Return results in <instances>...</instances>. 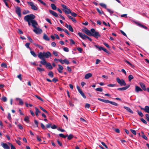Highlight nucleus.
<instances>
[{
	"label": "nucleus",
	"instance_id": "9d476101",
	"mask_svg": "<svg viewBox=\"0 0 149 149\" xmlns=\"http://www.w3.org/2000/svg\"><path fill=\"white\" fill-rule=\"evenodd\" d=\"M65 26L67 28H68L70 31L72 32H73L74 31L71 25H68L67 24H65Z\"/></svg>",
	"mask_w": 149,
	"mask_h": 149
},
{
	"label": "nucleus",
	"instance_id": "a18cd8bd",
	"mask_svg": "<svg viewBox=\"0 0 149 149\" xmlns=\"http://www.w3.org/2000/svg\"><path fill=\"white\" fill-rule=\"evenodd\" d=\"M29 13L30 12L28 10H25L22 12V13L23 14L25 15Z\"/></svg>",
	"mask_w": 149,
	"mask_h": 149
},
{
	"label": "nucleus",
	"instance_id": "ddd939ff",
	"mask_svg": "<svg viewBox=\"0 0 149 149\" xmlns=\"http://www.w3.org/2000/svg\"><path fill=\"white\" fill-rule=\"evenodd\" d=\"M40 59L42 60V61H40V63L41 64L44 65H46L47 64V63L44 58H42Z\"/></svg>",
	"mask_w": 149,
	"mask_h": 149
},
{
	"label": "nucleus",
	"instance_id": "f8f14e48",
	"mask_svg": "<svg viewBox=\"0 0 149 149\" xmlns=\"http://www.w3.org/2000/svg\"><path fill=\"white\" fill-rule=\"evenodd\" d=\"M1 146L3 148L5 149H9L10 147L8 146V145L6 143H1Z\"/></svg>",
	"mask_w": 149,
	"mask_h": 149
},
{
	"label": "nucleus",
	"instance_id": "052dcab7",
	"mask_svg": "<svg viewBox=\"0 0 149 149\" xmlns=\"http://www.w3.org/2000/svg\"><path fill=\"white\" fill-rule=\"evenodd\" d=\"M116 86L115 84H110L107 85V86L109 87H113Z\"/></svg>",
	"mask_w": 149,
	"mask_h": 149
},
{
	"label": "nucleus",
	"instance_id": "4be33fe9",
	"mask_svg": "<svg viewBox=\"0 0 149 149\" xmlns=\"http://www.w3.org/2000/svg\"><path fill=\"white\" fill-rule=\"evenodd\" d=\"M143 110L145 111L146 113H149V107L148 106H146L144 109H143Z\"/></svg>",
	"mask_w": 149,
	"mask_h": 149
},
{
	"label": "nucleus",
	"instance_id": "2f4dec72",
	"mask_svg": "<svg viewBox=\"0 0 149 149\" xmlns=\"http://www.w3.org/2000/svg\"><path fill=\"white\" fill-rule=\"evenodd\" d=\"M95 46L96 48L98 49L100 51H101L102 50L103 48L102 47L99 46L98 45H95Z\"/></svg>",
	"mask_w": 149,
	"mask_h": 149
},
{
	"label": "nucleus",
	"instance_id": "0eeeda50",
	"mask_svg": "<svg viewBox=\"0 0 149 149\" xmlns=\"http://www.w3.org/2000/svg\"><path fill=\"white\" fill-rule=\"evenodd\" d=\"M16 13L18 15L19 17H20L21 15V10L20 7H17L15 8Z\"/></svg>",
	"mask_w": 149,
	"mask_h": 149
},
{
	"label": "nucleus",
	"instance_id": "4d7b16f0",
	"mask_svg": "<svg viewBox=\"0 0 149 149\" xmlns=\"http://www.w3.org/2000/svg\"><path fill=\"white\" fill-rule=\"evenodd\" d=\"M146 120L149 122V114H146Z\"/></svg>",
	"mask_w": 149,
	"mask_h": 149
},
{
	"label": "nucleus",
	"instance_id": "7c9ffc66",
	"mask_svg": "<svg viewBox=\"0 0 149 149\" xmlns=\"http://www.w3.org/2000/svg\"><path fill=\"white\" fill-rule=\"evenodd\" d=\"M36 70H38L40 72H42V71H45L44 69L43 68H41L39 67H37Z\"/></svg>",
	"mask_w": 149,
	"mask_h": 149
},
{
	"label": "nucleus",
	"instance_id": "a19ab883",
	"mask_svg": "<svg viewBox=\"0 0 149 149\" xmlns=\"http://www.w3.org/2000/svg\"><path fill=\"white\" fill-rule=\"evenodd\" d=\"M96 91L99 92H102L103 91V89L101 87L98 88L96 89Z\"/></svg>",
	"mask_w": 149,
	"mask_h": 149
},
{
	"label": "nucleus",
	"instance_id": "09e8293b",
	"mask_svg": "<svg viewBox=\"0 0 149 149\" xmlns=\"http://www.w3.org/2000/svg\"><path fill=\"white\" fill-rule=\"evenodd\" d=\"M35 96L38 99L40 100L42 102L44 101V100H43V99L42 98H41L40 97L36 95Z\"/></svg>",
	"mask_w": 149,
	"mask_h": 149
},
{
	"label": "nucleus",
	"instance_id": "c03bdc74",
	"mask_svg": "<svg viewBox=\"0 0 149 149\" xmlns=\"http://www.w3.org/2000/svg\"><path fill=\"white\" fill-rule=\"evenodd\" d=\"M39 107L43 111L46 113H48V112L43 108L41 107Z\"/></svg>",
	"mask_w": 149,
	"mask_h": 149
},
{
	"label": "nucleus",
	"instance_id": "774afa93",
	"mask_svg": "<svg viewBox=\"0 0 149 149\" xmlns=\"http://www.w3.org/2000/svg\"><path fill=\"white\" fill-rule=\"evenodd\" d=\"M27 38L29 41H30L31 42H32L33 40H32V39L30 37H29V36H28Z\"/></svg>",
	"mask_w": 149,
	"mask_h": 149
},
{
	"label": "nucleus",
	"instance_id": "f704fd0d",
	"mask_svg": "<svg viewBox=\"0 0 149 149\" xmlns=\"http://www.w3.org/2000/svg\"><path fill=\"white\" fill-rule=\"evenodd\" d=\"M100 5L102 6V7L105 8H107V6L106 5L103 3H100Z\"/></svg>",
	"mask_w": 149,
	"mask_h": 149
},
{
	"label": "nucleus",
	"instance_id": "6ab92c4d",
	"mask_svg": "<svg viewBox=\"0 0 149 149\" xmlns=\"http://www.w3.org/2000/svg\"><path fill=\"white\" fill-rule=\"evenodd\" d=\"M135 91L136 92L138 93L139 91H142L143 90L139 86H136Z\"/></svg>",
	"mask_w": 149,
	"mask_h": 149
},
{
	"label": "nucleus",
	"instance_id": "7ed1b4c3",
	"mask_svg": "<svg viewBox=\"0 0 149 149\" xmlns=\"http://www.w3.org/2000/svg\"><path fill=\"white\" fill-rule=\"evenodd\" d=\"M26 22H28L29 25H31L30 23H31L32 26L34 28L38 25V24L36 21L33 20V19H24Z\"/></svg>",
	"mask_w": 149,
	"mask_h": 149
},
{
	"label": "nucleus",
	"instance_id": "c756f323",
	"mask_svg": "<svg viewBox=\"0 0 149 149\" xmlns=\"http://www.w3.org/2000/svg\"><path fill=\"white\" fill-rule=\"evenodd\" d=\"M66 136H67V137H68V139L69 140H71L73 137V135L71 134H70L69 135H67Z\"/></svg>",
	"mask_w": 149,
	"mask_h": 149
},
{
	"label": "nucleus",
	"instance_id": "4468645a",
	"mask_svg": "<svg viewBox=\"0 0 149 149\" xmlns=\"http://www.w3.org/2000/svg\"><path fill=\"white\" fill-rule=\"evenodd\" d=\"M58 66L59 68L57 69V70L58 72L60 73H61L62 72V70L63 69V67L61 65L58 64Z\"/></svg>",
	"mask_w": 149,
	"mask_h": 149
},
{
	"label": "nucleus",
	"instance_id": "6e6552de",
	"mask_svg": "<svg viewBox=\"0 0 149 149\" xmlns=\"http://www.w3.org/2000/svg\"><path fill=\"white\" fill-rule=\"evenodd\" d=\"M36 18L35 16L32 14L28 15L25 16L24 19H35Z\"/></svg>",
	"mask_w": 149,
	"mask_h": 149
},
{
	"label": "nucleus",
	"instance_id": "bb28decb",
	"mask_svg": "<svg viewBox=\"0 0 149 149\" xmlns=\"http://www.w3.org/2000/svg\"><path fill=\"white\" fill-rule=\"evenodd\" d=\"M96 10L100 14H102L104 13L103 11L101 9H100L98 8H96Z\"/></svg>",
	"mask_w": 149,
	"mask_h": 149
},
{
	"label": "nucleus",
	"instance_id": "393cba45",
	"mask_svg": "<svg viewBox=\"0 0 149 149\" xmlns=\"http://www.w3.org/2000/svg\"><path fill=\"white\" fill-rule=\"evenodd\" d=\"M35 109L36 110V112H35L36 115L37 116H38V113H40V111L38 109L37 107H35Z\"/></svg>",
	"mask_w": 149,
	"mask_h": 149
},
{
	"label": "nucleus",
	"instance_id": "338daca9",
	"mask_svg": "<svg viewBox=\"0 0 149 149\" xmlns=\"http://www.w3.org/2000/svg\"><path fill=\"white\" fill-rule=\"evenodd\" d=\"M102 144L106 148H108L107 146L106 145V144L103 142H101Z\"/></svg>",
	"mask_w": 149,
	"mask_h": 149
},
{
	"label": "nucleus",
	"instance_id": "2eb2a0df",
	"mask_svg": "<svg viewBox=\"0 0 149 149\" xmlns=\"http://www.w3.org/2000/svg\"><path fill=\"white\" fill-rule=\"evenodd\" d=\"M49 12L50 14H52L55 17H58V15L56 12L51 10H49Z\"/></svg>",
	"mask_w": 149,
	"mask_h": 149
},
{
	"label": "nucleus",
	"instance_id": "9b49d317",
	"mask_svg": "<svg viewBox=\"0 0 149 149\" xmlns=\"http://www.w3.org/2000/svg\"><path fill=\"white\" fill-rule=\"evenodd\" d=\"M58 61L60 62L61 63L63 64L64 63H65L66 64H69V62L68 60L66 59H65L63 60L61 59L58 60Z\"/></svg>",
	"mask_w": 149,
	"mask_h": 149
},
{
	"label": "nucleus",
	"instance_id": "c9c22d12",
	"mask_svg": "<svg viewBox=\"0 0 149 149\" xmlns=\"http://www.w3.org/2000/svg\"><path fill=\"white\" fill-rule=\"evenodd\" d=\"M134 78L133 76L132 75H130L128 76V80L129 81H131V80Z\"/></svg>",
	"mask_w": 149,
	"mask_h": 149
},
{
	"label": "nucleus",
	"instance_id": "e2e57ef3",
	"mask_svg": "<svg viewBox=\"0 0 149 149\" xmlns=\"http://www.w3.org/2000/svg\"><path fill=\"white\" fill-rule=\"evenodd\" d=\"M141 136L143 138L145 139L146 140H148V139H147V138L146 136V135H144V134L142 135Z\"/></svg>",
	"mask_w": 149,
	"mask_h": 149
},
{
	"label": "nucleus",
	"instance_id": "bf43d9fd",
	"mask_svg": "<svg viewBox=\"0 0 149 149\" xmlns=\"http://www.w3.org/2000/svg\"><path fill=\"white\" fill-rule=\"evenodd\" d=\"M90 105L89 104L87 103L86 104L85 106V107L86 108H89L90 107Z\"/></svg>",
	"mask_w": 149,
	"mask_h": 149
},
{
	"label": "nucleus",
	"instance_id": "864d4df0",
	"mask_svg": "<svg viewBox=\"0 0 149 149\" xmlns=\"http://www.w3.org/2000/svg\"><path fill=\"white\" fill-rule=\"evenodd\" d=\"M140 120L144 123H145V124H146L147 123L146 121L143 118H141L140 119Z\"/></svg>",
	"mask_w": 149,
	"mask_h": 149
},
{
	"label": "nucleus",
	"instance_id": "37998d69",
	"mask_svg": "<svg viewBox=\"0 0 149 149\" xmlns=\"http://www.w3.org/2000/svg\"><path fill=\"white\" fill-rule=\"evenodd\" d=\"M70 14L72 16L74 17H76L77 15V14L74 12H71V13H70Z\"/></svg>",
	"mask_w": 149,
	"mask_h": 149
},
{
	"label": "nucleus",
	"instance_id": "473e14b6",
	"mask_svg": "<svg viewBox=\"0 0 149 149\" xmlns=\"http://www.w3.org/2000/svg\"><path fill=\"white\" fill-rule=\"evenodd\" d=\"M51 6L52 9L55 10L56 9V7L54 4H51Z\"/></svg>",
	"mask_w": 149,
	"mask_h": 149
},
{
	"label": "nucleus",
	"instance_id": "6e6d98bb",
	"mask_svg": "<svg viewBox=\"0 0 149 149\" xmlns=\"http://www.w3.org/2000/svg\"><path fill=\"white\" fill-rule=\"evenodd\" d=\"M57 30L59 31H63L64 29H62V28L59 27H58L57 28Z\"/></svg>",
	"mask_w": 149,
	"mask_h": 149
},
{
	"label": "nucleus",
	"instance_id": "f3484780",
	"mask_svg": "<svg viewBox=\"0 0 149 149\" xmlns=\"http://www.w3.org/2000/svg\"><path fill=\"white\" fill-rule=\"evenodd\" d=\"M62 10L66 14H69L71 13V10L68 8L66 9H63Z\"/></svg>",
	"mask_w": 149,
	"mask_h": 149
},
{
	"label": "nucleus",
	"instance_id": "58836bf2",
	"mask_svg": "<svg viewBox=\"0 0 149 149\" xmlns=\"http://www.w3.org/2000/svg\"><path fill=\"white\" fill-rule=\"evenodd\" d=\"M137 112L140 116L141 117H143V115L141 111L137 110Z\"/></svg>",
	"mask_w": 149,
	"mask_h": 149
},
{
	"label": "nucleus",
	"instance_id": "72a5a7b5",
	"mask_svg": "<svg viewBox=\"0 0 149 149\" xmlns=\"http://www.w3.org/2000/svg\"><path fill=\"white\" fill-rule=\"evenodd\" d=\"M1 66L3 68H7V66L6 64L5 63H3L1 64Z\"/></svg>",
	"mask_w": 149,
	"mask_h": 149
},
{
	"label": "nucleus",
	"instance_id": "8fccbe9b",
	"mask_svg": "<svg viewBox=\"0 0 149 149\" xmlns=\"http://www.w3.org/2000/svg\"><path fill=\"white\" fill-rule=\"evenodd\" d=\"M103 24L106 26H109V27L110 26V25L109 23H106L105 22L103 21Z\"/></svg>",
	"mask_w": 149,
	"mask_h": 149
},
{
	"label": "nucleus",
	"instance_id": "3c124183",
	"mask_svg": "<svg viewBox=\"0 0 149 149\" xmlns=\"http://www.w3.org/2000/svg\"><path fill=\"white\" fill-rule=\"evenodd\" d=\"M1 100L4 102H6L7 101V98L5 97H4V96H3V97L2 99H1Z\"/></svg>",
	"mask_w": 149,
	"mask_h": 149
},
{
	"label": "nucleus",
	"instance_id": "a878e982",
	"mask_svg": "<svg viewBox=\"0 0 149 149\" xmlns=\"http://www.w3.org/2000/svg\"><path fill=\"white\" fill-rule=\"evenodd\" d=\"M43 38L46 40L49 41V38L45 34H44Z\"/></svg>",
	"mask_w": 149,
	"mask_h": 149
},
{
	"label": "nucleus",
	"instance_id": "ea45409f",
	"mask_svg": "<svg viewBox=\"0 0 149 149\" xmlns=\"http://www.w3.org/2000/svg\"><path fill=\"white\" fill-rule=\"evenodd\" d=\"M31 53L34 57H36L37 56V55L34 51H31Z\"/></svg>",
	"mask_w": 149,
	"mask_h": 149
},
{
	"label": "nucleus",
	"instance_id": "1a4fd4ad",
	"mask_svg": "<svg viewBox=\"0 0 149 149\" xmlns=\"http://www.w3.org/2000/svg\"><path fill=\"white\" fill-rule=\"evenodd\" d=\"M78 35L79 36L83 39H85L87 38L88 36L84 34H83L79 32L78 33Z\"/></svg>",
	"mask_w": 149,
	"mask_h": 149
},
{
	"label": "nucleus",
	"instance_id": "5701e85b",
	"mask_svg": "<svg viewBox=\"0 0 149 149\" xmlns=\"http://www.w3.org/2000/svg\"><path fill=\"white\" fill-rule=\"evenodd\" d=\"M46 66L47 67H48V68L50 70H52L53 68V67L52 66L50 63H47L46 65Z\"/></svg>",
	"mask_w": 149,
	"mask_h": 149
},
{
	"label": "nucleus",
	"instance_id": "0e129e2a",
	"mask_svg": "<svg viewBox=\"0 0 149 149\" xmlns=\"http://www.w3.org/2000/svg\"><path fill=\"white\" fill-rule=\"evenodd\" d=\"M18 127L19 128L20 130H22L23 129V127H22V125L21 124H19L18 125Z\"/></svg>",
	"mask_w": 149,
	"mask_h": 149
},
{
	"label": "nucleus",
	"instance_id": "f03ea898",
	"mask_svg": "<svg viewBox=\"0 0 149 149\" xmlns=\"http://www.w3.org/2000/svg\"><path fill=\"white\" fill-rule=\"evenodd\" d=\"M51 56L52 54L49 52H43L42 53L40 52L38 54V56L39 58H42L44 57L48 58Z\"/></svg>",
	"mask_w": 149,
	"mask_h": 149
},
{
	"label": "nucleus",
	"instance_id": "603ef678",
	"mask_svg": "<svg viewBox=\"0 0 149 149\" xmlns=\"http://www.w3.org/2000/svg\"><path fill=\"white\" fill-rule=\"evenodd\" d=\"M130 131L132 132V133L134 134V135H136V132L135 130L133 129H131Z\"/></svg>",
	"mask_w": 149,
	"mask_h": 149
},
{
	"label": "nucleus",
	"instance_id": "f257e3e1",
	"mask_svg": "<svg viewBox=\"0 0 149 149\" xmlns=\"http://www.w3.org/2000/svg\"><path fill=\"white\" fill-rule=\"evenodd\" d=\"M85 33L89 36H92L96 38H97L98 37L101 36L99 32L96 31L94 29H92L90 31L88 29Z\"/></svg>",
	"mask_w": 149,
	"mask_h": 149
},
{
	"label": "nucleus",
	"instance_id": "b1692460",
	"mask_svg": "<svg viewBox=\"0 0 149 149\" xmlns=\"http://www.w3.org/2000/svg\"><path fill=\"white\" fill-rule=\"evenodd\" d=\"M17 100H19V104L20 105L22 106L24 104V103L22 100L19 98H17L16 99Z\"/></svg>",
	"mask_w": 149,
	"mask_h": 149
},
{
	"label": "nucleus",
	"instance_id": "a211bd4d",
	"mask_svg": "<svg viewBox=\"0 0 149 149\" xmlns=\"http://www.w3.org/2000/svg\"><path fill=\"white\" fill-rule=\"evenodd\" d=\"M139 84L140 86H141L142 89L144 90V91H146V86L145 84L142 83V82H140L139 83Z\"/></svg>",
	"mask_w": 149,
	"mask_h": 149
},
{
	"label": "nucleus",
	"instance_id": "79ce46f5",
	"mask_svg": "<svg viewBox=\"0 0 149 149\" xmlns=\"http://www.w3.org/2000/svg\"><path fill=\"white\" fill-rule=\"evenodd\" d=\"M59 136L61 137H62L63 138H65L66 137H67V136L66 135H64L63 134H59Z\"/></svg>",
	"mask_w": 149,
	"mask_h": 149
},
{
	"label": "nucleus",
	"instance_id": "aec40b11",
	"mask_svg": "<svg viewBox=\"0 0 149 149\" xmlns=\"http://www.w3.org/2000/svg\"><path fill=\"white\" fill-rule=\"evenodd\" d=\"M92 76V74L91 73H88L86 74L85 76V78L86 79H88L90 77H91Z\"/></svg>",
	"mask_w": 149,
	"mask_h": 149
},
{
	"label": "nucleus",
	"instance_id": "69168bd1",
	"mask_svg": "<svg viewBox=\"0 0 149 149\" xmlns=\"http://www.w3.org/2000/svg\"><path fill=\"white\" fill-rule=\"evenodd\" d=\"M15 141L18 145H21V142L19 140H16Z\"/></svg>",
	"mask_w": 149,
	"mask_h": 149
},
{
	"label": "nucleus",
	"instance_id": "423d86ee",
	"mask_svg": "<svg viewBox=\"0 0 149 149\" xmlns=\"http://www.w3.org/2000/svg\"><path fill=\"white\" fill-rule=\"evenodd\" d=\"M34 29L33 30V31L37 34H41L42 31V30L39 28L37 26L34 28Z\"/></svg>",
	"mask_w": 149,
	"mask_h": 149
},
{
	"label": "nucleus",
	"instance_id": "412c9836",
	"mask_svg": "<svg viewBox=\"0 0 149 149\" xmlns=\"http://www.w3.org/2000/svg\"><path fill=\"white\" fill-rule=\"evenodd\" d=\"M124 108L126 109L128 111L131 113H133V112L129 108L127 107L124 106Z\"/></svg>",
	"mask_w": 149,
	"mask_h": 149
},
{
	"label": "nucleus",
	"instance_id": "20e7f679",
	"mask_svg": "<svg viewBox=\"0 0 149 149\" xmlns=\"http://www.w3.org/2000/svg\"><path fill=\"white\" fill-rule=\"evenodd\" d=\"M116 80L118 83L121 86H125L126 85V84L123 79H120L119 78L117 77L116 79Z\"/></svg>",
	"mask_w": 149,
	"mask_h": 149
},
{
	"label": "nucleus",
	"instance_id": "e433bc0d",
	"mask_svg": "<svg viewBox=\"0 0 149 149\" xmlns=\"http://www.w3.org/2000/svg\"><path fill=\"white\" fill-rule=\"evenodd\" d=\"M109 103H110L111 104L114 105V106H118V104L117 103H116L112 101H110Z\"/></svg>",
	"mask_w": 149,
	"mask_h": 149
},
{
	"label": "nucleus",
	"instance_id": "cd10ccee",
	"mask_svg": "<svg viewBox=\"0 0 149 149\" xmlns=\"http://www.w3.org/2000/svg\"><path fill=\"white\" fill-rule=\"evenodd\" d=\"M136 23L138 25L141 26V27H142L143 28H144L145 29H147V27H146V26L141 24L139 23H137V22H136Z\"/></svg>",
	"mask_w": 149,
	"mask_h": 149
},
{
	"label": "nucleus",
	"instance_id": "c85d7f7f",
	"mask_svg": "<svg viewBox=\"0 0 149 149\" xmlns=\"http://www.w3.org/2000/svg\"><path fill=\"white\" fill-rule=\"evenodd\" d=\"M48 75L51 78H52L54 77V74L52 72L50 71L49 72L48 74Z\"/></svg>",
	"mask_w": 149,
	"mask_h": 149
},
{
	"label": "nucleus",
	"instance_id": "39448f33",
	"mask_svg": "<svg viewBox=\"0 0 149 149\" xmlns=\"http://www.w3.org/2000/svg\"><path fill=\"white\" fill-rule=\"evenodd\" d=\"M28 4L31 6V8L33 10H37L38 9L37 7L34 5V3L32 2H28Z\"/></svg>",
	"mask_w": 149,
	"mask_h": 149
},
{
	"label": "nucleus",
	"instance_id": "dca6fc26",
	"mask_svg": "<svg viewBox=\"0 0 149 149\" xmlns=\"http://www.w3.org/2000/svg\"><path fill=\"white\" fill-rule=\"evenodd\" d=\"M130 85H129L125 87L118 88H117V90L118 91H124L130 87Z\"/></svg>",
	"mask_w": 149,
	"mask_h": 149
},
{
	"label": "nucleus",
	"instance_id": "13d9d810",
	"mask_svg": "<svg viewBox=\"0 0 149 149\" xmlns=\"http://www.w3.org/2000/svg\"><path fill=\"white\" fill-rule=\"evenodd\" d=\"M53 54L56 56H57L58 55V52L55 51H54L53 52Z\"/></svg>",
	"mask_w": 149,
	"mask_h": 149
},
{
	"label": "nucleus",
	"instance_id": "49530a36",
	"mask_svg": "<svg viewBox=\"0 0 149 149\" xmlns=\"http://www.w3.org/2000/svg\"><path fill=\"white\" fill-rule=\"evenodd\" d=\"M125 62L127 63L128 64L130 65L132 67H133V65L129 61L127 60H125Z\"/></svg>",
	"mask_w": 149,
	"mask_h": 149
},
{
	"label": "nucleus",
	"instance_id": "5fc2aeb1",
	"mask_svg": "<svg viewBox=\"0 0 149 149\" xmlns=\"http://www.w3.org/2000/svg\"><path fill=\"white\" fill-rule=\"evenodd\" d=\"M61 6L64 8L63 9H66L68 8L64 4H61Z\"/></svg>",
	"mask_w": 149,
	"mask_h": 149
},
{
	"label": "nucleus",
	"instance_id": "4c0bfd02",
	"mask_svg": "<svg viewBox=\"0 0 149 149\" xmlns=\"http://www.w3.org/2000/svg\"><path fill=\"white\" fill-rule=\"evenodd\" d=\"M30 44V43H29V42L25 44V46L27 48L29 49L30 50H31V48H30V47L29 46V45Z\"/></svg>",
	"mask_w": 149,
	"mask_h": 149
},
{
	"label": "nucleus",
	"instance_id": "de8ad7c7",
	"mask_svg": "<svg viewBox=\"0 0 149 149\" xmlns=\"http://www.w3.org/2000/svg\"><path fill=\"white\" fill-rule=\"evenodd\" d=\"M24 120L26 122H29V117L27 116L25 117L24 119Z\"/></svg>",
	"mask_w": 149,
	"mask_h": 149
},
{
	"label": "nucleus",
	"instance_id": "680f3d73",
	"mask_svg": "<svg viewBox=\"0 0 149 149\" xmlns=\"http://www.w3.org/2000/svg\"><path fill=\"white\" fill-rule=\"evenodd\" d=\"M63 50L66 52H68L69 51V49L66 47H64L63 48Z\"/></svg>",
	"mask_w": 149,
	"mask_h": 149
}]
</instances>
